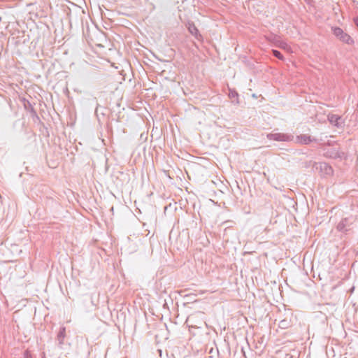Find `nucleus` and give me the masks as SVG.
Returning a JSON list of instances; mask_svg holds the SVG:
<instances>
[{"mask_svg": "<svg viewBox=\"0 0 358 358\" xmlns=\"http://www.w3.org/2000/svg\"><path fill=\"white\" fill-rule=\"evenodd\" d=\"M273 55L275 57H276L277 58H278V59H280L281 60H282L284 59L283 56L282 55V54L279 51L273 50Z\"/></svg>", "mask_w": 358, "mask_h": 358, "instance_id": "20e7f679", "label": "nucleus"}, {"mask_svg": "<svg viewBox=\"0 0 358 358\" xmlns=\"http://www.w3.org/2000/svg\"><path fill=\"white\" fill-rule=\"evenodd\" d=\"M332 31L334 34L342 42L347 44L353 43L352 38L340 27H334Z\"/></svg>", "mask_w": 358, "mask_h": 358, "instance_id": "f257e3e1", "label": "nucleus"}, {"mask_svg": "<svg viewBox=\"0 0 358 358\" xmlns=\"http://www.w3.org/2000/svg\"><path fill=\"white\" fill-rule=\"evenodd\" d=\"M189 31H190L192 34L196 35V34H197V33H198V30H197V29H196L194 26H192V27H189Z\"/></svg>", "mask_w": 358, "mask_h": 358, "instance_id": "39448f33", "label": "nucleus"}, {"mask_svg": "<svg viewBox=\"0 0 358 358\" xmlns=\"http://www.w3.org/2000/svg\"><path fill=\"white\" fill-rule=\"evenodd\" d=\"M298 141L303 144H308L312 141L311 137L308 135H301L298 136Z\"/></svg>", "mask_w": 358, "mask_h": 358, "instance_id": "f03ea898", "label": "nucleus"}, {"mask_svg": "<svg viewBox=\"0 0 358 358\" xmlns=\"http://www.w3.org/2000/svg\"><path fill=\"white\" fill-rule=\"evenodd\" d=\"M357 25H358V22H357Z\"/></svg>", "mask_w": 358, "mask_h": 358, "instance_id": "423d86ee", "label": "nucleus"}, {"mask_svg": "<svg viewBox=\"0 0 358 358\" xmlns=\"http://www.w3.org/2000/svg\"><path fill=\"white\" fill-rule=\"evenodd\" d=\"M340 120V117H338L337 115H331L329 117V120L331 124H334L335 125H337L338 124V121Z\"/></svg>", "mask_w": 358, "mask_h": 358, "instance_id": "7ed1b4c3", "label": "nucleus"}]
</instances>
